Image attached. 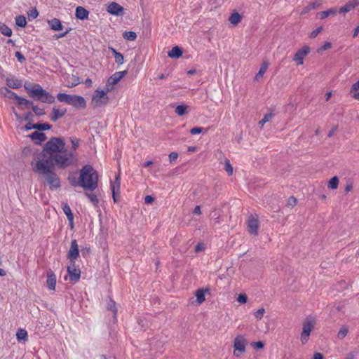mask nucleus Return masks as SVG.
Listing matches in <instances>:
<instances>
[{"mask_svg": "<svg viewBox=\"0 0 359 359\" xmlns=\"http://www.w3.org/2000/svg\"><path fill=\"white\" fill-rule=\"evenodd\" d=\"M34 172L41 175L45 178L44 183L48 185L50 190L57 189L61 187L60 179L54 172L55 164L52 163L50 158L39 159L35 163H32Z\"/></svg>", "mask_w": 359, "mask_h": 359, "instance_id": "f257e3e1", "label": "nucleus"}, {"mask_svg": "<svg viewBox=\"0 0 359 359\" xmlns=\"http://www.w3.org/2000/svg\"><path fill=\"white\" fill-rule=\"evenodd\" d=\"M98 186V174L90 165H85L80 170V187L94 191Z\"/></svg>", "mask_w": 359, "mask_h": 359, "instance_id": "f03ea898", "label": "nucleus"}, {"mask_svg": "<svg viewBox=\"0 0 359 359\" xmlns=\"http://www.w3.org/2000/svg\"><path fill=\"white\" fill-rule=\"evenodd\" d=\"M65 142L62 138L51 137L44 145L42 151L39 154V159H46V154L55 155L65 149Z\"/></svg>", "mask_w": 359, "mask_h": 359, "instance_id": "7ed1b4c3", "label": "nucleus"}, {"mask_svg": "<svg viewBox=\"0 0 359 359\" xmlns=\"http://www.w3.org/2000/svg\"><path fill=\"white\" fill-rule=\"evenodd\" d=\"M57 99L59 102L71 105L76 109H83L86 107V100L81 95L60 93L57 95Z\"/></svg>", "mask_w": 359, "mask_h": 359, "instance_id": "20e7f679", "label": "nucleus"}, {"mask_svg": "<svg viewBox=\"0 0 359 359\" xmlns=\"http://www.w3.org/2000/svg\"><path fill=\"white\" fill-rule=\"evenodd\" d=\"M47 158H50L52 163H55L61 168H65L72 165L74 160L73 154L67 152L66 149L55 155H50Z\"/></svg>", "mask_w": 359, "mask_h": 359, "instance_id": "39448f33", "label": "nucleus"}, {"mask_svg": "<svg viewBox=\"0 0 359 359\" xmlns=\"http://www.w3.org/2000/svg\"><path fill=\"white\" fill-rule=\"evenodd\" d=\"M25 88L27 91L30 97L34 100H39L41 95H46V90H44L39 84L37 83H25Z\"/></svg>", "mask_w": 359, "mask_h": 359, "instance_id": "423d86ee", "label": "nucleus"}, {"mask_svg": "<svg viewBox=\"0 0 359 359\" xmlns=\"http://www.w3.org/2000/svg\"><path fill=\"white\" fill-rule=\"evenodd\" d=\"M107 90H95L92 96V104L93 107H101L108 103L109 97L107 95Z\"/></svg>", "mask_w": 359, "mask_h": 359, "instance_id": "0eeeda50", "label": "nucleus"}, {"mask_svg": "<svg viewBox=\"0 0 359 359\" xmlns=\"http://www.w3.org/2000/svg\"><path fill=\"white\" fill-rule=\"evenodd\" d=\"M313 327L314 322L311 319L306 318L303 323L302 332L301 333V341L303 344L308 341L310 333Z\"/></svg>", "mask_w": 359, "mask_h": 359, "instance_id": "6e6552de", "label": "nucleus"}, {"mask_svg": "<svg viewBox=\"0 0 359 359\" xmlns=\"http://www.w3.org/2000/svg\"><path fill=\"white\" fill-rule=\"evenodd\" d=\"M128 74V71L116 72L111 75L107 80L106 86L107 91L113 89V86L118 83L122 78H123Z\"/></svg>", "mask_w": 359, "mask_h": 359, "instance_id": "1a4fd4ad", "label": "nucleus"}, {"mask_svg": "<svg viewBox=\"0 0 359 359\" xmlns=\"http://www.w3.org/2000/svg\"><path fill=\"white\" fill-rule=\"evenodd\" d=\"M245 344L246 340L243 336H237L233 341V347H234V355L236 356H239L241 353L245 352Z\"/></svg>", "mask_w": 359, "mask_h": 359, "instance_id": "9d476101", "label": "nucleus"}, {"mask_svg": "<svg viewBox=\"0 0 359 359\" xmlns=\"http://www.w3.org/2000/svg\"><path fill=\"white\" fill-rule=\"evenodd\" d=\"M79 256V250L77 241L74 239L71 242L69 250L67 252V258L69 259L70 263H75L76 260Z\"/></svg>", "mask_w": 359, "mask_h": 359, "instance_id": "9b49d317", "label": "nucleus"}, {"mask_svg": "<svg viewBox=\"0 0 359 359\" xmlns=\"http://www.w3.org/2000/svg\"><path fill=\"white\" fill-rule=\"evenodd\" d=\"M310 53V48L308 46H304L297 51L294 54L293 60L297 65H301L304 63V58Z\"/></svg>", "mask_w": 359, "mask_h": 359, "instance_id": "f8f14e48", "label": "nucleus"}, {"mask_svg": "<svg viewBox=\"0 0 359 359\" xmlns=\"http://www.w3.org/2000/svg\"><path fill=\"white\" fill-rule=\"evenodd\" d=\"M107 11L111 15L116 16H123L124 15V8L116 2H111L109 4Z\"/></svg>", "mask_w": 359, "mask_h": 359, "instance_id": "ddd939ff", "label": "nucleus"}, {"mask_svg": "<svg viewBox=\"0 0 359 359\" xmlns=\"http://www.w3.org/2000/svg\"><path fill=\"white\" fill-rule=\"evenodd\" d=\"M67 272L71 281L77 282L79 280L81 277V271L79 268L76 267L75 263H70V265L67 266Z\"/></svg>", "mask_w": 359, "mask_h": 359, "instance_id": "4468645a", "label": "nucleus"}, {"mask_svg": "<svg viewBox=\"0 0 359 359\" xmlns=\"http://www.w3.org/2000/svg\"><path fill=\"white\" fill-rule=\"evenodd\" d=\"M259 222L258 219L252 216H250L248 222V231L251 234L257 235L258 233Z\"/></svg>", "mask_w": 359, "mask_h": 359, "instance_id": "2eb2a0df", "label": "nucleus"}, {"mask_svg": "<svg viewBox=\"0 0 359 359\" xmlns=\"http://www.w3.org/2000/svg\"><path fill=\"white\" fill-rule=\"evenodd\" d=\"M359 5V0H351L339 8V13H346Z\"/></svg>", "mask_w": 359, "mask_h": 359, "instance_id": "dca6fc26", "label": "nucleus"}, {"mask_svg": "<svg viewBox=\"0 0 359 359\" xmlns=\"http://www.w3.org/2000/svg\"><path fill=\"white\" fill-rule=\"evenodd\" d=\"M47 287L51 290H55L56 285V276L52 270H49L47 272Z\"/></svg>", "mask_w": 359, "mask_h": 359, "instance_id": "f3484780", "label": "nucleus"}, {"mask_svg": "<svg viewBox=\"0 0 359 359\" xmlns=\"http://www.w3.org/2000/svg\"><path fill=\"white\" fill-rule=\"evenodd\" d=\"M67 112L66 109H57L55 107L53 108L52 113L50 116V121L55 122L60 118L64 116Z\"/></svg>", "mask_w": 359, "mask_h": 359, "instance_id": "a211bd4d", "label": "nucleus"}, {"mask_svg": "<svg viewBox=\"0 0 359 359\" xmlns=\"http://www.w3.org/2000/svg\"><path fill=\"white\" fill-rule=\"evenodd\" d=\"M89 11L82 6H77L75 11V16L77 19L84 20L88 18Z\"/></svg>", "mask_w": 359, "mask_h": 359, "instance_id": "6ab92c4d", "label": "nucleus"}, {"mask_svg": "<svg viewBox=\"0 0 359 359\" xmlns=\"http://www.w3.org/2000/svg\"><path fill=\"white\" fill-rule=\"evenodd\" d=\"M29 137L33 140H36V143L38 144H41V142H44L46 140V135L43 133H41L39 131H34L32 134L29 135Z\"/></svg>", "mask_w": 359, "mask_h": 359, "instance_id": "aec40b11", "label": "nucleus"}, {"mask_svg": "<svg viewBox=\"0 0 359 359\" xmlns=\"http://www.w3.org/2000/svg\"><path fill=\"white\" fill-rule=\"evenodd\" d=\"M13 96H14V100H15L17 101L18 104L19 106H25V107L26 109H29L30 107H32V106L34 105L33 102H32L30 100H28L23 97H21L18 96V95H15Z\"/></svg>", "mask_w": 359, "mask_h": 359, "instance_id": "412c9836", "label": "nucleus"}, {"mask_svg": "<svg viewBox=\"0 0 359 359\" xmlns=\"http://www.w3.org/2000/svg\"><path fill=\"white\" fill-rule=\"evenodd\" d=\"M48 24L50 29L54 31H60L63 28L61 21L57 18H53L48 20Z\"/></svg>", "mask_w": 359, "mask_h": 359, "instance_id": "4be33fe9", "label": "nucleus"}, {"mask_svg": "<svg viewBox=\"0 0 359 359\" xmlns=\"http://www.w3.org/2000/svg\"><path fill=\"white\" fill-rule=\"evenodd\" d=\"M182 49L180 47L176 46L172 48V49L168 53V55L170 58L177 59L182 55Z\"/></svg>", "mask_w": 359, "mask_h": 359, "instance_id": "5701e85b", "label": "nucleus"}, {"mask_svg": "<svg viewBox=\"0 0 359 359\" xmlns=\"http://www.w3.org/2000/svg\"><path fill=\"white\" fill-rule=\"evenodd\" d=\"M241 20L242 15L235 10L232 11L229 18V21L233 25H238L241 21Z\"/></svg>", "mask_w": 359, "mask_h": 359, "instance_id": "b1692460", "label": "nucleus"}, {"mask_svg": "<svg viewBox=\"0 0 359 359\" xmlns=\"http://www.w3.org/2000/svg\"><path fill=\"white\" fill-rule=\"evenodd\" d=\"M6 85L13 89H17L22 86V81L17 79H6Z\"/></svg>", "mask_w": 359, "mask_h": 359, "instance_id": "393cba45", "label": "nucleus"}, {"mask_svg": "<svg viewBox=\"0 0 359 359\" xmlns=\"http://www.w3.org/2000/svg\"><path fill=\"white\" fill-rule=\"evenodd\" d=\"M336 13H337V8H332L327 11L318 12L317 13V16L319 19L323 20V19L327 18L330 15H336Z\"/></svg>", "mask_w": 359, "mask_h": 359, "instance_id": "a878e982", "label": "nucleus"}, {"mask_svg": "<svg viewBox=\"0 0 359 359\" xmlns=\"http://www.w3.org/2000/svg\"><path fill=\"white\" fill-rule=\"evenodd\" d=\"M107 308L109 311H111L113 313V317L116 320V316H117V308L116 306V302L112 300L111 298H109L107 304Z\"/></svg>", "mask_w": 359, "mask_h": 359, "instance_id": "bb28decb", "label": "nucleus"}, {"mask_svg": "<svg viewBox=\"0 0 359 359\" xmlns=\"http://www.w3.org/2000/svg\"><path fill=\"white\" fill-rule=\"evenodd\" d=\"M120 176L119 174L116 175L115 180L114 182H111V192L117 191L118 193L120 192Z\"/></svg>", "mask_w": 359, "mask_h": 359, "instance_id": "cd10ccee", "label": "nucleus"}, {"mask_svg": "<svg viewBox=\"0 0 359 359\" xmlns=\"http://www.w3.org/2000/svg\"><path fill=\"white\" fill-rule=\"evenodd\" d=\"M269 63L267 62H264L260 67V69L258 72V73L255 76V79L257 81H259L260 79L262 78L264 74L266 72V69H268Z\"/></svg>", "mask_w": 359, "mask_h": 359, "instance_id": "c85d7f7f", "label": "nucleus"}, {"mask_svg": "<svg viewBox=\"0 0 359 359\" xmlns=\"http://www.w3.org/2000/svg\"><path fill=\"white\" fill-rule=\"evenodd\" d=\"M46 95H41L39 101L44 103L52 104L55 102V97L50 95L48 91L46 90Z\"/></svg>", "mask_w": 359, "mask_h": 359, "instance_id": "c756f323", "label": "nucleus"}, {"mask_svg": "<svg viewBox=\"0 0 359 359\" xmlns=\"http://www.w3.org/2000/svg\"><path fill=\"white\" fill-rule=\"evenodd\" d=\"M16 338L18 341H27L28 339L27 332L25 329H19L16 333Z\"/></svg>", "mask_w": 359, "mask_h": 359, "instance_id": "7c9ffc66", "label": "nucleus"}, {"mask_svg": "<svg viewBox=\"0 0 359 359\" xmlns=\"http://www.w3.org/2000/svg\"><path fill=\"white\" fill-rule=\"evenodd\" d=\"M196 297L197 302L201 304L205 301V290L203 289H198L196 291Z\"/></svg>", "mask_w": 359, "mask_h": 359, "instance_id": "2f4dec72", "label": "nucleus"}, {"mask_svg": "<svg viewBox=\"0 0 359 359\" xmlns=\"http://www.w3.org/2000/svg\"><path fill=\"white\" fill-rule=\"evenodd\" d=\"M123 37L127 41H135L137 39V34L133 31L124 32L123 33Z\"/></svg>", "mask_w": 359, "mask_h": 359, "instance_id": "473e14b6", "label": "nucleus"}, {"mask_svg": "<svg viewBox=\"0 0 359 359\" xmlns=\"http://www.w3.org/2000/svg\"><path fill=\"white\" fill-rule=\"evenodd\" d=\"M62 210L67 219L74 218V215L72 212L71 208L67 203H62Z\"/></svg>", "mask_w": 359, "mask_h": 359, "instance_id": "72a5a7b5", "label": "nucleus"}, {"mask_svg": "<svg viewBox=\"0 0 359 359\" xmlns=\"http://www.w3.org/2000/svg\"><path fill=\"white\" fill-rule=\"evenodd\" d=\"M15 24L20 27H25L27 25L26 18L24 15H18L15 18Z\"/></svg>", "mask_w": 359, "mask_h": 359, "instance_id": "f704fd0d", "label": "nucleus"}, {"mask_svg": "<svg viewBox=\"0 0 359 359\" xmlns=\"http://www.w3.org/2000/svg\"><path fill=\"white\" fill-rule=\"evenodd\" d=\"M86 196L88 198L90 201L93 204L95 207H97L99 204V200L97 197V195L94 193H88L86 192Z\"/></svg>", "mask_w": 359, "mask_h": 359, "instance_id": "c9c22d12", "label": "nucleus"}, {"mask_svg": "<svg viewBox=\"0 0 359 359\" xmlns=\"http://www.w3.org/2000/svg\"><path fill=\"white\" fill-rule=\"evenodd\" d=\"M0 92L2 95H4L5 96L8 97L10 99H14L15 95H17L15 92L9 90L6 87H2L0 89Z\"/></svg>", "mask_w": 359, "mask_h": 359, "instance_id": "e433bc0d", "label": "nucleus"}, {"mask_svg": "<svg viewBox=\"0 0 359 359\" xmlns=\"http://www.w3.org/2000/svg\"><path fill=\"white\" fill-rule=\"evenodd\" d=\"M273 116L274 114H273L272 111L266 114L264 116L263 118L259 122L260 128H262L266 123L269 122L270 119L273 118Z\"/></svg>", "mask_w": 359, "mask_h": 359, "instance_id": "4c0bfd02", "label": "nucleus"}, {"mask_svg": "<svg viewBox=\"0 0 359 359\" xmlns=\"http://www.w3.org/2000/svg\"><path fill=\"white\" fill-rule=\"evenodd\" d=\"M339 185V178L337 176L332 177L328 182V188L331 189H337Z\"/></svg>", "mask_w": 359, "mask_h": 359, "instance_id": "58836bf2", "label": "nucleus"}, {"mask_svg": "<svg viewBox=\"0 0 359 359\" xmlns=\"http://www.w3.org/2000/svg\"><path fill=\"white\" fill-rule=\"evenodd\" d=\"M51 128H52V126L48 123H36V129L39 131H44V130H50Z\"/></svg>", "mask_w": 359, "mask_h": 359, "instance_id": "ea45409f", "label": "nucleus"}, {"mask_svg": "<svg viewBox=\"0 0 359 359\" xmlns=\"http://www.w3.org/2000/svg\"><path fill=\"white\" fill-rule=\"evenodd\" d=\"M187 109V105H184V104L178 105L175 108V111L179 116H183V115H184L186 114Z\"/></svg>", "mask_w": 359, "mask_h": 359, "instance_id": "a19ab883", "label": "nucleus"}, {"mask_svg": "<svg viewBox=\"0 0 359 359\" xmlns=\"http://www.w3.org/2000/svg\"><path fill=\"white\" fill-rule=\"evenodd\" d=\"M39 15V12L36 8H32L27 12V16L29 20H33L36 19Z\"/></svg>", "mask_w": 359, "mask_h": 359, "instance_id": "79ce46f5", "label": "nucleus"}, {"mask_svg": "<svg viewBox=\"0 0 359 359\" xmlns=\"http://www.w3.org/2000/svg\"><path fill=\"white\" fill-rule=\"evenodd\" d=\"M1 32L3 35L6 36H11L12 35V30L6 25H3L1 27Z\"/></svg>", "mask_w": 359, "mask_h": 359, "instance_id": "37998d69", "label": "nucleus"}, {"mask_svg": "<svg viewBox=\"0 0 359 359\" xmlns=\"http://www.w3.org/2000/svg\"><path fill=\"white\" fill-rule=\"evenodd\" d=\"M207 130H208V128L205 129L201 127H194L190 130V133L191 135H197V134H200L203 132H207Z\"/></svg>", "mask_w": 359, "mask_h": 359, "instance_id": "c03bdc74", "label": "nucleus"}, {"mask_svg": "<svg viewBox=\"0 0 359 359\" xmlns=\"http://www.w3.org/2000/svg\"><path fill=\"white\" fill-rule=\"evenodd\" d=\"M32 109L36 116H41L46 114L44 109H41L37 106L33 105Z\"/></svg>", "mask_w": 359, "mask_h": 359, "instance_id": "a18cd8bd", "label": "nucleus"}, {"mask_svg": "<svg viewBox=\"0 0 359 359\" xmlns=\"http://www.w3.org/2000/svg\"><path fill=\"white\" fill-rule=\"evenodd\" d=\"M68 180L69 182V184L74 187H76L78 186H80V178L79 179V180L77 181L75 178V177H73V176H69L68 177Z\"/></svg>", "mask_w": 359, "mask_h": 359, "instance_id": "49530a36", "label": "nucleus"}, {"mask_svg": "<svg viewBox=\"0 0 359 359\" xmlns=\"http://www.w3.org/2000/svg\"><path fill=\"white\" fill-rule=\"evenodd\" d=\"M114 58L116 63L118 65H122L124 62V57L121 53H116Z\"/></svg>", "mask_w": 359, "mask_h": 359, "instance_id": "de8ad7c7", "label": "nucleus"}, {"mask_svg": "<svg viewBox=\"0 0 359 359\" xmlns=\"http://www.w3.org/2000/svg\"><path fill=\"white\" fill-rule=\"evenodd\" d=\"M224 170L227 172L229 175H231L233 174V167L231 166L229 160L225 161Z\"/></svg>", "mask_w": 359, "mask_h": 359, "instance_id": "09e8293b", "label": "nucleus"}, {"mask_svg": "<svg viewBox=\"0 0 359 359\" xmlns=\"http://www.w3.org/2000/svg\"><path fill=\"white\" fill-rule=\"evenodd\" d=\"M264 313H265V309L264 308H261L255 313V317L257 320H261Z\"/></svg>", "mask_w": 359, "mask_h": 359, "instance_id": "8fccbe9b", "label": "nucleus"}, {"mask_svg": "<svg viewBox=\"0 0 359 359\" xmlns=\"http://www.w3.org/2000/svg\"><path fill=\"white\" fill-rule=\"evenodd\" d=\"M348 333V329L346 327H342L338 332V337L339 339H344Z\"/></svg>", "mask_w": 359, "mask_h": 359, "instance_id": "3c124183", "label": "nucleus"}, {"mask_svg": "<svg viewBox=\"0 0 359 359\" xmlns=\"http://www.w3.org/2000/svg\"><path fill=\"white\" fill-rule=\"evenodd\" d=\"M248 297L245 294H240L237 298V301L241 304H245L247 302Z\"/></svg>", "mask_w": 359, "mask_h": 359, "instance_id": "603ef678", "label": "nucleus"}, {"mask_svg": "<svg viewBox=\"0 0 359 359\" xmlns=\"http://www.w3.org/2000/svg\"><path fill=\"white\" fill-rule=\"evenodd\" d=\"M321 31H322L321 27L316 28V29H314L313 32H311L310 33L309 37L311 39L316 38Z\"/></svg>", "mask_w": 359, "mask_h": 359, "instance_id": "864d4df0", "label": "nucleus"}, {"mask_svg": "<svg viewBox=\"0 0 359 359\" xmlns=\"http://www.w3.org/2000/svg\"><path fill=\"white\" fill-rule=\"evenodd\" d=\"M15 56L17 57L18 60L21 63L24 62L26 60L25 56L19 51L15 52Z\"/></svg>", "mask_w": 359, "mask_h": 359, "instance_id": "5fc2aeb1", "label": "nucleus"}, {"mask_svg": "<svg viewBox=\"0 0 359 359\" xmlns=\"http://www.w3.org/2000/svg\"><path fill=\"white\" fill-rule=\"evenodd\" d=\"M72 79H73V81L72 82L71 84L68 85L69 87L72 88V87H74L80 83L79 78L78 76H74L72 77Z\"/></svg>", "mask_w": 359, "mask_h": 359, "instance_id": "6e6d98bb", "label": "nucleus"}, {"mask_svg": "<svg viewBox=\"0 0 359 359\" xmlns=\"http://www.w3.org/2000/svg\"><path fill=\"white\" fill-rule=\"evenodd\" d=\"M297 204V199L294 196H290L287 201V205L294 207Z\"/></svg>", "mask_w": 359, "mask_h": 359, "instance_id": "4d7b16f0", "label": "nucleus"}, {"mask_svg": "<svg viewBox=\"0 0 359 359\" xmlns=\"http://www.w3.org/2000/svg\"><path fill=\"white\" fill-rule=\"evenodd\" d=\"M311 10L318 8L321 5V1L319 0L315 1L309 4Z\"/></svg>", "mask_w": 359, "mask_h": 359, "instance_id": "13d9d810", "label": "nucleus"}, {"mask_svg": "<svg viewBox=\"0 0 359 359\" xmlns=\"http://www.w3.org/2000/svg\"><path fill=\"white\" fill-rule=\"evenodd\" d=\"M178 156H179V155L177 152H175V151L171 152L169 154L170 162L172 163V162L175 161V160H177Z\"/></svg>", "mask_w": 359, "mask_h": 359, "instance_id": "bf43d9fd", "label": "nucleus"}, {"mask_svg": "<svg viewBox=\"0 0 359 359\" xmlns=\"http://www.w3.org/2000/svg\"><path fill=\"white\" fill-rule=\"evenodd\" d=\"M331 47H332V43L329 41H326L323 44V46L318 50V52L322 51V50H327L330 49Z\"/></svg>", "mask_w": 359, "mask_h": 359, "instance_id": "052dcab7", "label": "nucleus"}, {"mask_svg": "<svg viewBox=\"0 0 359 359\" xmlns=\"http://www.w3.org/2000/svg\"><path fill=\"white\" fill-rule=\"evenodd\" d=\"M359 90V80L354 83L351 88V93L357 92Z\"/></svg>", "mask_w": 359, "mask_h": 359, "instance_id": "680f3d73", "label": "nucleus"}, {"mask_svg": "<svg viewBox=\"0 0 359 359\" xmlns=\"http://www.w3.org/2000/svg\"><path fill=\"white\" fill-rule=\"evenodd\" d=\"M25 128L26 130H29L32 129H36V123H32L31 122H28L25 126Z\"/></svg>", "mask_w": 359, "mask_h": 359, "instance_id": "e2e57ef3", "label": "nucleus"}, {"mask_svg": "<svg viewBox=\"0 0 359 359\" xmlns=\"http://www.w3.org/2000/svg\"><path fill=\"white\" fill-rule=\"evenodd\" d=\"M33 118V114L32 112L29 111V112H27L25 114V120L26 121H28V122H31L32 119Z\"/></svg>", "mask_w": 359, "mask_h": 359, "instance_id": "0e129e2a", "label": "nucleus"}, {"mask_svg": "<svg viewBox=\"0 0 359 359\" xmlns=\"http://www.w3.org/2000/svg\"><path fill=\"white\" fill-rule=\"evenodd\" d=\"M111 193H112V197H113V200H114V203H117L119 199L120 192L118 193L117 191H114V192H111Z\"/></svg>", "mask_w": 359, "mask_h": 359, "instance_id": "69168bd1", "label": "nucleus"}, {"mask_svg": "<svg viewBox=\"0 0 359 359\" xmlns=\"http://www.w3.org/2000/svg\"><path fill=\"white\" fill-rule=\"evenodd\" d=\"M71 141L72 143L73 149L76 150L79 147V140L76 139H72Z\"/></svg>", "mask_w": 359, "mask_h": 359, "instance_id": "338daca9", "label": "nucleus"}, {"mask_svg": "<svg viewBox=\"0 0 359 359\" xmlns=\"http://www.w3.org/2000/svg\"><path fill=\"white\" fill-rule=\"evenodd\" d=\"M323 358H324L323 355L320 353H316L313 355V359H323Z\"/></svg>", "mask_w": 359, "mask_h": 359, "instance_id": "774afa93", "label": "nucleus"}]
</instances>
